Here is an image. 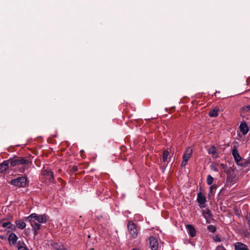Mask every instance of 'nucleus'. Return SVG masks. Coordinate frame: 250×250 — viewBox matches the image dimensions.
<instances>
[{"mask_svg":"<svg viewBox=\"0 0 250 250\" xmlns=\"http://www.w3.org/2000/svg\"><path fill=\"white\" fill-rule=\"evenodd\" d=\"M127 228L131 237L133 239L136 238L140 233V226L132 221L128 220Z\"/></svg>","mask_w":250,"mask_h":250,"instance_id":"2","label":"nucleus"},{"mask_svg":"<svg viewBox=\"0 0 250 250\" xmlns=\"http://www.w3.org/2000/svg\"><path fill=\"white\" fill-rule=\"evenodd\" d=\"M232 154L233 156L234 160L237 165H239L242 160V157L240 156L238 151L236 148H233L232 151Z\"/></svg>","mask_w":250,"mask_h":250,"instance_id":"8","label":"nucleus"},{"mask_svg":"<svg viewBox=\"0 0 250 250\" xmlns=\"http://www.w3.org/2000/svg\"><path fill=\"white\" fill-rule=\"evenodd\" d=\"M73 169L74 171H77L78 170V167H74Z\"/></svg>","mask_w":250,"mask_h":250,"instance_id":"34","label":"nucleus"},{"mask_svg":"<svg viewBox=\"0 0 250 250\" xmlns=\"http://www.w3.org/2000/svg\"><path fill=\"white\" fill-rule=\"evenodd\" d=\"M27 178L25 177H19L17 179L11 180L10 183L19 188L24 187L26 185Z\"/></svg>","mask_w":250,"mask_h":250,"instance_id":"3","label":"nucleus"},{"mask_svg":"<svg viewBox=\"0 0 250 250\" xmlns=\"http://www.w3.org/2000/svg\"><path fill=\"white\" fill-rule=\"evenodd\" d=\"M220 166L222 167V168L224 170V171L226 172V169L227 167V165L226 164L222 163L220 164Z\"/></svg>","mask_w":250,"mask_h":250,"instance_id":"28","label":"nucleus"},{"mask_svg":"<svg viewBox=\"0 0 250 250\" xmlns=\"http://www.w3.org/2000/svg\"><path fill=\"white\" fill-rule=\"evenodd\" d=\"M239 129L240 131L244 135H246L249 130L248 126L247 125V124L243 122H242L240 124Z\"/></svg>","mask_w":250,"mask_h":250,"instance_id":"13","label":"nucleus"},{"mask_svg":"<svg viewBox=\"0 0 250 250\" xmlns=\"http://www.w3.org/2000/svg\"><path fill=\"white\" fill-rule=\"evenodd\" d=\"M208 229L211 232H214L216 230V228L214 226L211 225L208 227Z\"/></svg>","mask_w":250,"mask_h":250,"instance_id":"25","label":"nucleus"},{"mask_svg":"<svg viewBox=\"0 0 250 250\" xmlns=\"http://www.w3.org/2000/svg\"><path fill=\"white\" fill-rule=\"evenodd\" d=\"M17 227L21 229H24L26 227V224L22 220H18L15 222Z\"/></svg>","mask_w":250,"mask_h":250,"instance_id":"20","label":"nucleus"},{"mask_svg":"<svg viewBox=\"0 0 250 250\" xmlns=\"http://www.w3.org/2000/svg\"><path fill=\"white\" fill-rule=\"evenodd\" d=\"M9 164L8 160L4 161L1 163L0 164V172L3 173L5 172L9 168Z\"/></svg>","mask_w":250,"mask_h":250,"instance_id":"11","label":"nucleus"},{"mask_svg":"<svg viewBox=\"0 0 250 250\" xmlns=\"http://www.w3.org/2000/svg\"><path fill=\"white\" fill-rule=\"evenodd\" d=\"M211 169H212L214 171L217 172L218 171V168L214 166H211Z\"/></svg>","mask_w":250,"mask_h":250,"instance_id":"32","label":"nucleus"},{"mask_svg":"<svg viewBox=\"0 0 250 250\" xmlns=\"http://www.w3.org/2000/svg\"><path fill=\"white\" fill-rule=\"evenodd\" d=\"M150 247L151 250H157L158 242L157 239L154 236H150L149 239Z\"/></svg>","mask_w":250,"mask_h":250,"instance_id":"7","label":"nucleus"},{"mask_svg":"<svg viewBox=\"0 0 250 250\" xmlns=\"http://www.w3.org/2000/svg\"><path fill=\"white\" fill-rule=\"evenodd\" d=\"M213 182V178L210 175L207 176V183L208 185H211Z\"/></svg>","mask_w":250,"mask_h":250,"instance_id":"24","label":"nucleus"},{"mask_svg":"<svg viewBox=\"0 0 250 250\" xmlns=\"http://www.w3.org/2000/svg\"><path fill=\"white\" fill-rule=\"evenodd\" d=\"M11 224V223L9 222H5V223H3L2 225V226L3 227V228H6L7 227L8 225H10Z\"/></svg>","mask_w":250,"mask_h":250,"instance_id":"31","label":"nucleus"},{"mask_svg":"<svg viewBox=\"0 0 250 250\" xmlns=\"http://www.w3.org/2000/svg\"><path fill=\"white\" fill-rule=\"evenodd\" d=\"M169 152L166 150L163 151V162H167V164L170 161V158L169 157Z\"/></svg>","mask_w":250,"mask_h":250,"instance_id":"19","label":"nucleus"},{"mask_svg":"<svg viewBox=\"0 0 250 250\" xmlns=\"http://www.w3.org/2000/svg\"><path fill=\"white\" fill-rule=\"evenodd\" d=\"M235 250H249L248 247L245 244L237 242L233 244Z\"/></svg>","mask_w":250,"mask_h":250,"instance_id":"9","label":"nucleus"},{"mask_svg":"<svg viewBox=\"0 0 250 250\" xmlns=\"http://www.w3.org/2000/svg\"><path fill=\"white\" fill-rule=\"evenodd\" d=\"M28 218H32L40 223H45L47 220L45 215H38L36 213L31 214L28 217Z\"/></svg>","mask_w":250,"mask_h":250,"instance_id":"5","label":"nucleus"},{"mask_svg":"<svg viewBox=\"0 0 250 250\" xmlns=\"http://www.w3.org/2000/svg\"><path fill=\"white\" fill-rule=\"evenodd\" d=\"M250 113V104L243 106L240 110V113L242 115H247Z\"/></svg>","mask_w":250,"mask_h":250,"instance_id":"17","label":"nucleus"},{"mask_svg":"<svg viewBox=\"0 0 250 250\" xmlns=\"http://www.w3.org/2000/svg\"><path fill=\"white\" fill-rule=\"evenodd\" d=\"M227 174V181L232 183L235 181L236 177V170L232 168L228 169L226 172Z\"/></svg>","mask_w":250,"mask_h":250,"instance_id":"4","label":"nucleus"},{"mask_svg":"<svg viewBox=\"0 0 250 250\" xmlns=\"http://www.w3.org/2000/svg\"><path fill=\"white\" fill-rule=\"evenodd\" d=\"M219 111V108L217 107H216L209 111L208 115L211 117H216L218 116Z\"/></svg>","mask_w":250,"mask_h":250,"instance_id":"18","label":"nucleus"},{"mask_svg":"<svg viewBox=\"0 0 250 250\" xmlns=\"http://www.w3.org/2000/svg\"><path fill=\"white\" fill-rule=\"evenodd\" d=\"M215 250H226V249L222 246H217Z\"/></svg>","mask_w":250,"mask_h":250,"instance_id":"29","label":"nucleus"},{"mask_svg":"<svg viewBox=\"0 0 250 250\" xmlns=\"http://www.w3.org/2000/svg\"><path fill=\"white\" fill-rule=\"evenodd\" d=\"M32 229L34 231V235L36 236V235L38 234V233H39L38 230H39L40 229H35V228H32Z\"/></svg>","mask_w":250,"mask_h":250,"instance_id":"30","label":"nucleus"},{"mask_svg":"<svg viewBox=\"0 0 250 250\" xmlns=\"http://www.w3.org/2000/svg\"><path fill=\"white\" fill-rule=\"evenodd\" d=\"M132 250H138V249H136V248H134Z\"/></svg>","mask_w":250,"mask_h":250,"instance_id":"35","label":"nucleus"},{"mask_svg":"<svg viewBox=\"0 0 250 250\" xmlns=\"http://www.w3.org/2000/svg\"><path fill=\"white\" fill-rule=\"evenodd\" d=\"M250 164V158H249L248 159L244 160L243 161L241 162V163L239 166H242L243 167H246Z\"/></svg>","mask_w":250,"mask_h":250,"instance_id":"23","label":"nucleus"},{"mask_svg":"<svg viewBox=\"0 0 250 250\" xmlns=\"http://www.w3.org/2000/svg\"><path fill=\"white\" fill-rule=\"evenodd\" d=\"M8 240L10 245H15L17 241L18 237L14 233H11L9 235Z\"/></svg>","mask_w":250,"mask_h":250,"instance_id":"16","label":"nucleus"},{"mask_svg":"<svg viewBox=\"0 0 250 250\" xmlns=\"http://www.w3.org/2000/svg\"><path fill=\"white\" fill-rule=\"evenodd\" d=\"M17 246L18 250H29L26 247L22 246L20 242H18Z\"/></svg>","mask_w":250,"mask_h":250,"instance_id":"26","label":"nucleus"},{"mask_svg":"<svg viewBox=\"0 0 250 250\" xmlns=\"http://www.w3.org/2000/svg\"><path fill=\"white\" fill-rule=\"evenodd\" d=\"M197 200L199 204L204 205L206 202V197L202 192H199L198 193Z\"/></svg>","mask_w":250,"mask_h":250,"instance_id":"15","label":"nucleus"},{"mask_svg":"<svg viewBox=\"0 0 250 250\" xmlns=\"http://www.w3.org/2000/svg\"><path fill=\"white\" fill-rule=\"evenodd\" d=\"M186 228L191 237H193L195 236L196 231L193 226L191 225H187L186 226Z\"/></svg>","mask_w":250,"mask_h":250,"instance_id":"12","label":"nucleus"},{"mask_svg":"<svg viewBox=\"0 0 250 250\" xmlns=\"http://www.w3.org/2000/svg\"><path fill=\"white\" fill-rule=\"evenodd\" d=\"M30 222L32 228H35L37 229H40L41 225L40 223L35 221L32 218H28Z\"/></svg>","mask_w":250,"mask_h":250,"instance_id":"21","label":"nucleus"},{"mask_svg":"<svg viewBox=\"0 0 250 250\" xmlns=\"http://www.w3.org/2000/svg\"><path fill=\"white\" fill-rule=\"evenodd\" d=\"M202 214L207 222L209 223L212 220V214L211 211L208 209L203 210Z\"/></svg>","mask_w":250,"mask_h":250,"instance_id":"10","label":"nucleus"},{"mask_svg":"<svg viewBox=\"0 0 250 250\" xmlns=\"http://www.w3.org/2000/svg\"><path fill=\"white\" fill-rule=\"evenodd\" d=\"M208 153L210 154H212L213 156H214V157L217 158L218 155L216 152V148L215 146H211L209 149L208 150Z\"/></svg>","mask_w":250,"mask_h":250,"instance_id":"22","label":"nucleus"},{"mask_svg":"<svg viewBox=\"0 0 250 250\" xmlns=\"http://www.w3.org/2000/svg\"><path fill=\"white\" fill-rule=\"evenodd\" d=\"M56 250H67L63 246H62L57 249Z\"/></svg>","mask_w":250,"mask_h":250,"instance_id":"33","label":"nucleus"},{"mask_svg":"<svg viewBox=\"0 0 250 250\" xmlns=\"http://www.w3.org/2000/svg\"><path fill=\"white\" fill-rule=\"evenodd\" d=\"M42 172V174L44 175L48 180L51 181L54 179L53 173L50 170L45 169L43 170Z\"/></svg>","mask_w":250,"mask_h":250,"instance_id":"14","label":"nucleus"},{"mask_svg":"<svg viewBox=\"0 0 250 250\" xmlns=\"http://www.w3.org/2000/svg\"><path fill=\"white\" fill-rule=\"evenodd\" d=\"M192 150L191 149L188 148L186 151L185 153L183 156V162L181 164V167H184L187 164L188 161L191 156Z\"/></svg>","mask_w":250,"mask_h":250,"instance_id":"6","label":"nucleus"},{"mask_svg":"<svg viewBox=\"0 0 250 250\" xmlns=\"http://www.w3.org/2000/svg\"><path fill=\"white\" fill-rule=\"evenodd\" d=\"M8 161H9L10 166L12 167L22 165L18 170L20 172L23 173L25 169L28 168L29 162L28 160L23 157H16L9 159Z\"/></svg>","mask_w":250,"mask_h":250,"instance_id":"1","label":"nucleus"},{"mask_svg":"<svg viewBox=\"0 0 250 250\" xmlns=\"http://www.w3.org/2000/svg\"><path fill=\"white\" fill-rule=\"evenodd\" d=\"M214 240L216 242H221L222 241V239H221L219 236L218 235H216L214 237Z\"/></svg>","mask_w":250,"mask_h":250,"instance_id":"27","label":"nucleus"}]
</instances>
